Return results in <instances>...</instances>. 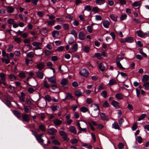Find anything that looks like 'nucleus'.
<instances>
[{
  "instance_id": "1",
  "label": "nucleus",
  "mask_w": 149,
  "mask_h": 149,
  "mask_svg": "<svg viewBox=\"0 0 149 149\" xmlns=\"http://www.w3.org/2000/svg\"><path fill=\"white\" fill-rule=\"evenodd\" d=\"M91 107H96V109H93L92 113V116L95 117L98 116L100 113V110L98 105L95 104H94L91 105Z\"/></svg>"
},
{
  "instance_id": "2",
  "label": "nucleus",
  "mask_w": 149,
  "mask_h": 149,
  "mask_svg": "<svg viewBox=\"0 0 149 149\" xmlns=\"http://www.w3.org/2000/svg\"><path fill=\"white\" fill-rule=\"evenodd\" d=\"M59 132V134L63 139L64 140L68 141L70 140L67 136V134L65 132L63 131H60Z\"/></svg>"
},
{
  "instance_id": "3",
  "label": "nucleus",
  "mask_w": 149,
  "mask_h": 149,
  "mask_svg": "<svg viewBox=\"0 0 149 149\" xmlns=\"http://www.w3.org/2000/svg\"><path fill=\"white\" fill-rule=\"evenodd\" d=\"M48 132L51 135H54L56 134L57 131L54 128H51L47 130Z\"/></svg>"
},
{
  "instance_id": "4",
  "label": "nucleus",
  "mask_w": 149,
  "mask_h": 149,
  "mask_svg": "<svg viewBox=\"0 0 149 149\" xmlns=\"http://www.w3.org/2000/svg\"><path fill=\"white\" fill-rule=\"evenodd\" d=\"M22 121L23 122H24V121L28 122L30 120L29 115L26 114H24L22 116Z\"/></svg>"
},
{
  "instance_id": "5",
  "label": "nucleus",
  "mask_w": 149,
  "mask_h": 149,
  "mask_svg": "<svg viewBox=\"0 0 149 149\" xmlns=\"http://www.w3.org/2000/svg\"><path fill=\"white\" fill-rule=\"evenodd\" d=\"M21 95L19 97V100L22 102H23L25 101L26 95L23 92H21Z\"/></svg>"
},
{
  "instance_id": "6",
  "label": "nucleus",
  "mask_w": 149,
  "mask_h": 149,
  "mask_svg": "<svg viewBox=\"0 0 149 149\" xmlns=\"http://www.w3.org/2000/svg\"><path fill=\"white\" fill-rule=\"evenodd\" d=\"M111 104L116 109H118L120 107L119 103L114 100L112 102Z\"/></svg>"
},
{
  "instance_id": "7",
  "label": "nucleus",
  "mask_w": 149,
  "mask_h": 149,
  "mask_svg": "<svg viewBox=\"0 0 149 149\" xmlns=\"http://www.w3.org/2000/svg\"><path fill=\"white\" fill-rule=\"evenodd\" d=\"M69 83V81L66 78H63L62 79L61 84L63 87H65Z\"/></svg>"
},
{
  "instance_id": "8",
  "label": "nucleus",
  "mask_w": 149,
  "mask_h": 149,
  "mask_svg": "<svg viewBox=\"0 0 149 149\" xmlns=\"http://www.w3.org/2000/svg\"><path fill=\"white\" fill-rule=\"evenodd\" d=\"M102 23L103 26L106 28H108L110 24L109 22L107 19L103 21L102 22Z\"/></svg>"
},
{
  "instance_id": "9",
  "label": "nucleus",
  "mask_w": 149,
  "mask_h": 149,
  "mask_svg": "<svg viewBox=\"0 0 149 149\" xmlns=\"http://www.w3.org/2000/svg\"><path fill=\"white\" fill-rule=\"evenodd\" d=\"M47 80L50 82L52 84H55L56 83V79L54 77H52L47 78Z\"/></svg>"
},
{
  "instance_id": "10",
  "label": "nucleus",
  "mask_w": 149,
  "mask_h": 149,
  "mask_svg": "<svg viewBox=\"0 0 149 149\" xmlns=\"http://www.w3.org/2000/svg\"><path fill=\"white\" fill-rule=\"evenodd\" d=\"M134 41V39L132 37H127L125 38V42L132 43Z\"/></svg>"
},
{
  "instance_id": "11",
  "label": "nucleus",
  "mask_w": 149,
  "mask_h": 149,
  "mask_svg": "<svg viewBox=\"0 0 149 149\" xmlns=\"http://www.w3.org/2000/svg\"><path fill=\"white\" fill-rule=\"evenodd\" d=\"M8 76L9 79L11 81H14L16 80V77L13 74H8Z\"/></svg>"
},
{
  "instance_id": "12",
  "label": "nucleus",
  "mask_w": 149,
  "mask_h": 149,
  "mask_svg": "<svg viewBox=\"0 0 149 149\" xmlns=\"http://www.w3.org/2000/svg\"><path fill=\"white\" fill-rule=\"evenodd\" d=\"M136 33L138 36L141 37H144L146 35L145 33H143V32L140 30L137 31L136 32Z\"/></svg>"
},
{
  "instance_id": "13",
  "label": "nucleus",
  "mask_w": 149,
  "mask_h": 149,
  "mask_svg": "<svg viewBox=\"0 0 149 149\" xmlns=\"http://www.w3.org/2000/svg\"><path fill=\"white\" fill-rule=\"evenodd\" d=\"M112 128L115 129L119 130L120 127L118 123L116 122H114L112 124Z\"/></svg>"
},
{
  "instance_id": "14",
  "label": "nucleus",
  "mask_w": 149,
  "mask_h": 149,
  "mask_svg": "<svg viewBox=\"0 0 149 149\" xmlns=\"http://www.w3.org/2000/svg\"><path fill=\"white\" fill-rule=\"evenodd\" d=\"M69 131L73 133L74 134H76L77 133V131L75 128L74 126H71L69 128Z\"/></svg>"
},
{
  "instance_id": "15",
  "label": "nucleus",
  "mask_w": 149,
  "mask_h": 149,
  "mask_svg": "<svg viewBox=\"0 0 149 149\" xmlns=\"http://www.w3.org/2000/svg\"><path fill=\"white\" fill-rule=\"evenodd\" d=\"M13 113V114L18 118H20L21 117V114L18 111L16 110H14Z\"/></svg>"
},
{
  "instance_id": "16",
  "label": "nucleus",
  "mask_w": 149,
  "mask_h": 149,
  "mask_svg": "<svg viewBox=\"0 0 149 149\" xmlns=\"http://www.w3.org/2000/svg\"><path fill=\"white\" fill-rule=\"evenodd\" d=\"M123 95L121 93H116L115 95V97L117 99L119 100H122L123 98Z\"/></svg>"
},
{
  "instance_id": "17",
  "label": "nucleus",
  "mask_w": 149,
  "mask_h": 149,
  "mask_svg": "<svg viewBox=\"0 0 149 149\" xmlns=\"http://www.w3.org/2000/svg\"><path fill=\"white\" fill-rule=\"evenodd\" d=\"M59 35V32L58 31H55L52 32V35L54 37L58 38Z\"/></svg>"
},
{
  "instance_id": "18",
  "label": "nucleus",
  "mask_w": 149,
  "mask_h": 149,
  "mask_svg": "<svg viewBox=\"0 0 149 149\" xmlns=\"http://www.w3.org/2000/svg\"><path fill=\"white\" fill-rule=\"evenodd\" d=\"M42 135V134H41L40 136H36L37 140L41 143H43L44 141V140L41 138Z\"/></svg>"
},
{
  "instance_id": "19",
  "label": "nucleus",
  "mask_w": 149,
  "mask_h": 149,
  "mask_svg": "<svg viewBox=\"0 0 149 149\" xmlns=\"http://www.w3.org/2000/svg\"><path fill=\"white\" fill-rule=\"evenodd\" d=\"M141 3L140 1L135 2L133 4V7L135 9H137L140 7V5Z\"/></svg>"
},
{
  "instance_id": "20",
  "label": "nucleus",
  "mask_w": 149,
  "mask_h": 149,
  "mask_svg": "<svg viewBox=\"0 0 149 149\" xmlns=\"http://www.w3.org/2000/svg\"><path fill=\"white\" fill-rule=\"evenodd\" d=\"M44 67V65L43 63H41L37 65V68L40 70H42Z\"/></svg>"
},
{
  "instance_id": "21",
  "label": "nucleus",
  "mask_w": 149,
  "mask_h": 149,
  "mask_svg": "<svg viewBox=\"0 0 149 149\" xmlns=\"http://www.w3.org/2000/svg\"><path fill=\"white\" fill-rule=\"evenodd\" d=\"M7 11L8 13H11L13 12L14 10V8L12 6H7Z\"/></svg>"
},
{
  "instance_id": "22",
  "label": "nucleus",
  "mask_w": 149,
  "mask_h": 149,
  "mask_svg": "<svg viewBox=\"0 0 149 149\" xmlns=\"http://www.w3.org/2000/svg\"><path fill=\"white\" fill-rule=\"evenodd\" d=\"M35 54L34 52H28L26 54V56L29 58H33Z\"/></svg>"
},
{
  "instance_id": "23",
  "label": "nucleus",
  "mask_w": 149,
  "mask_h": 149,
  "mask_svg": "<svg viewBox=\"0 0 149 149\" xmlns=\"http://www.w3.org/2000/svg\"><path fill=\"white\" fill-rule=\"evenodd\" d=\"M100 116L101 119L103 120H106L107 121L108 120V119L105 115L102 113H100Z\"/></svg>"
},
{
  "instance_id": "24",
  "label": "nucleus",
  "mask_w": 149,
  "mask_h": 149,
  "mask_svg": "<svg viewBox=\"0 0 149 149\" xmlns=\"http://www.w3.org/2000/svg\"><path fill=\"white\" fill-rule=\"evenodd\" d=\"M53 123L55 125H58L61 123L62 121L57 119L53 120Z\"/></svg>"
},
{
  "instance_id": "25",
  "label": "nucleus",
  "mask_w": 149,
  "mask_h": 149,
  "mask_svg": "<svg viewBox=\"0 0 149 149\" xmlns=\"http://www.w3.org/2000/svg\"><path fill=\"white\" fill-rule=\"evenodd\" d=\"M61 71V72L63 73H65L67 72V70H65V69H67V67L66 66H65L64 67H63L62 69H61V66L60 65L58 68Z\"/></svg>"
},
{
  "instance_id": "26",
  "label": "nucleus",
  "mask_w": 149,
  "mask_h": 149,
  "mask_svg": "<svg viewBox=\"0 0 149 149\" xmlns=\"http://www.w3.org/2000/svg\"><path fill=\"white\" fill-rule=\"evenodd\" d=\"M36 74L37 76L40 79H42L43 77V73L40 72H36Z\"/></svg>"
},
{
  "instance_id": "27",
  "label": "nucleus",
  "mask_w": 149,
  "mask_h": 149,
  "mask_svg": "<svg viewBox=\"0 0 149 149\" xmlns=\"http://www.w3.org/2000/svg\"><path fill=\"white\" fill-rule=\"evenodd\" d=\"M110 17L111 19L113 21H115L117 20V16L113 14H112L110 15Z\"/></svg>"
},
{
  "instance_id": "28",
  "label": "nucleus",
  "mask_w": 149,
  "mask_h": 149,
  "mask_svg": "<svg viewBox=\"0 0 149 149\" xmlns=\"http://www.w3.org/2000/svg\"><path fill=\"white\" fill-rule=\"evenodd\" d=\"M149 76L147 74H145L143 76L142 81L143 82H146L148 80Z\"/></svg>"
},
{
  "instance_id": "29",
  "label": "nucleus",
  "mask_w": 149,
  "mask_h": 149,
  "mask_svg": "<svg viewBox=\"0 0 149 149\" xmlns=\"http://www.w3.org/2000/svg\"><path fill=\"white\" fill-rule=\"evenodd\" d=\"M79 38L80 40H83L84 39V32H80L78 35Z\"/></svg>"
},
{
  "instance_id": "30",
  "label": "nucleus",
  "mask_w": 149,
  "mask_h": 149,
  "mask_svg": "<svg viewBox=\"0 0 149 149\" xmlns=\"http://www.w3.org/2000/svg\"><path fill=\"white\" fill-rule=\"evenodd\" d=\"M0 77L2 81H5L6 80V74L3 73H0Z\"/></svg>"
},
{
  "instance_id": "31",
  "label": "nucleus",
  "mask_w": 149,
  "mask_h": 149,
  "mask_svg": "<svg viewBox=\"0 0 149 149\" xmlns=\"http://www.w3.org/2000/svg\"><path fill=\"white\" fill-rule=\"evenodd\" d=\"M78 49V44L77 43L75 44L72 47V49L73 52H76Z\"/></svg>"
},
{
  "instance_id": "32",
  "label": "nucleus",
  "mask_w": 149,
  "mask_h": 149,
  "mask_svg": "<svg viewBox=\"0 0 149 149\" xmlns=\"http://www.w3.org/2000/svg\"><path fill=\"white\" fill-rule=\"evenodd\" d=\"M105 2L104 0H96V4L100 5L103 4Z\"/></svg>"
},
{
  "instance_id": "33",
  "label": "nucleus",
  "mask_w": 149,
  "mask_h": 149,
  "mask_svg": "<svg viewBox=\"0 0 149 149\" xmlns=\"http://www.w3.org/2000/svg\"><path fill=\"white\" fill-rule=\"evenodd\" d=\"M84 123H85L87 125L88 127H90V129L92 130L93 131H94L95 130V128L93 127L92 124L91 123L89 122H85Z\"/></svg>"
},
{
  "instance_id": "34",
  "label": "nucleus",
  "mask_w": 149,
  "mask_h": 149,
  "mask_svg": "<svg viewBox=\"0 0 149 149\" xmlns=\"http://www.w3.org/2000/svg\"><path fill=\"white\" fill-rule=\"evenodd\" d=\"M99 68L101 71H103L105 69L104 66L102 63H100L99 64Z\"/></svg>"
},
{
  "instance_id": "35",
  "label": "nucleus",
  "mask_w": 149,
  "mask_h": 149,
  "mask_svg": "<svg viewBox=\"0 0 149 149\" xmlns=\"http://www.w3.org/2000/svg\"><path fill=\"white\" fill-rule=\"evenodd\" d=\"M25 63L28 65H31L33 63V61L32 60L26 58L25 59Z\"/></svg>"
},
{
  "instance_id": "36",
  "label": "nucleus",
  "mask_w": 149,
  "mask_h": 149,
  "mask_svg": "<svg viewBox=\"0 0 149 149\" xmlns=\"http://www.w3.org/2000/svg\"><path fill=\"white\" fill-rule=\"evenodd\" d=\"M32 45L33 46H42V43L37 42H35L32 43Z\"/></svg>"
},
{
  "instance_id": "37",
  "label": "nucleus",
  "mask_w": 149,
  "mask_h": 149,
  "mask_svg": "<svg viewBox=\"0 0 149 149\" xmlns=\"http://www.w3.org/2000/svg\"><path fill=\"white\" fill-rule=\"evenodd\" d=\"M18 75L21 78L23 79L26 77V74L24 72L19 73Z\"/></svg>"
},
{
  "instance_id": "38",
  "label": "nucleus",
  "mask_w": 149,
  "mask_h": 149,
  "mask_svg": "<svg viewBox=\"0 0 149 149\" xmlns=\"http://www.w3.org/2000/svg\"><path fill=\"white\" fill-rule=\"evenodd\" d=\"M13 46V44H11L8 45V48L7 49L8 52H10L12 50Z\"/></svg>"
},
{
  "instance_id": "39",
  "label": "nucleus",
  "mask_w": 149,
  "mask_h": 149,
  "mask_svg": "<svg viewBox=\"0 0 149 149\" xmlns=\"http://www.w3.org/2000/svg\"><path fill=\"white\" fill-rule=\"evenodd\" d=\"M95 56L98 59H101L102 58V55L100 53H96L95 54Z\"/></svg>"
},
{
  "instance_id": "40",
  "label": "nucleus",
  "mask_w": 149,
  "mask_h": 149,
  "mask_svg": "<svg viewBox=\"0 0 149 149\" xmlns=\"http://www.w3.org/2000/svg\"><path fill=\"white\" fill-rule=\"evenodd\" d=\"M70 33L73 35L75 37H77V34L76 31L74 29H72L70 31Z\"/></svg>"
},
{
  "instance_id": "41",
  "label": "nucleus",
  "mask_w": 149,
  "mask_h": 149,
  "mask_svg": "<svg viewBox=\"0 0 149 149\" xmlns=\"http://www.w3.org/2000/svg\"><path fill=\"white\" fill-rule=\"evenodd\" d=\"M84 147L88 149H92V146L90 144L88 143H84Z\"/></svg>"
},
{
  "instance_id": "42",
  "label": "nucleus",
  "mask_w": 149,
  "mask_h": 149,
  "mask_svg": "<svg viewBox=\"0 0 149 149\" xmlns=\"http://www.w3.org/2000/svg\"><path fill=\"white\" fill-rule=\"evenodd\" d=\"M116 83V80L114 79H112L110 80L109 81V85H112L113 84H115Z\"/></svg>"
},
{
  "instance_id": "43",
  "label": "nucleus",
  "mask_w": 149,
  "mask_h": 149,
  "mask_svg": "<svg viewBox=\"0 0 149 149\" xmlns=\"http://www.w3.org/2000/svg\"><path fill=\"white\" fill-rule=\"evenodd\" d=\"M146 115L145 113H144L141 115L140 116L139 118L137 120L140 121L143 119L146 116Z\"/></svg>"
},
{
  "instance_id": "44",
  "label": "nucleus",
  "mask_w": 149,
  "mask_h": 149,
  "mask_svg": "<svg viewBox=\"0 0 149 149\" xmlns=\"http://www.w3.org/2000/svg\"><path fill=\"white\" fill-rule=\"evenodd\" d=\"M116 65L120 69H124L125 68L122 66L120 62L116 61Z\"/></svg>"
},
{
  "instance_id": "45",
  "label": "nucleus",
  "mask_w": 149,
  "mask_h": 149,
  "mask_svg": "<svg viewBox=\"0 0 149 149\" xmlns=\"http://www.w3.org/2000/svg\"><path fill=\"white\" fill-rule=\"evenodd\" d=\"M52 142L53 144L56 145H59L61 144L60 143L59 141L56 139L53 140Z\"/></svg>"
},
{
  "instance_id": "46",
  "label": "nucleus",
  "mask_w": 149,
  "mask_h": 149,
  "mask_svg": "<svg viewBox=\"0 0 149 149\" xmlns=\"http://www.w3.org/2000/svg\"><path fill=\"white\" fill-rule=\"evenodd\" d=\"M136 140L139 143H141L142 142V138L140 136H138L136 138Z\"/></svg>"
},
{
  "instance_id": "47",
  "label": "nucleus",
  "mask_w": 149,
  "mask_h": 149,
  "mask_svg": "<svg viewBox=\"0 0 149 149\" xmlns=\"http://www.w3.org/2000/svg\"><path fill=\"white\" fill-rule=\"evenodd\" d=\"M51 108L53 111H55L57 110L58 107L57 105H53L51 107Z\"/></svg>"
},
{
  "instance_id": "48",
  "label": "nucleus",
  "mask_w": 149,
  "mask_h": 149,
  "mask_svg": "<svg viewBox=\"0 0 149 149\" xmlns=\"http://www.w3.org/2000/svg\"><path fill=\"white\" fill-rule=\"evenodd\" d=\"M143 86L144 87L145 89H149V82H148L144 83L143 85Z\"/></svg>"
},
{
  "instance_id": "49",
  "label": "nucleus",
  "mask_w": 149,
  "mask_h": 149,
  "mask_svg": "<svg viewBox=\"0 0 149 149\" xmlns=\"http://www.w3.org/2000/svg\"><path fill=\"white\" fill-rule=\"evenodd\" d=\"M107 92L105 90L102 91L101 93V95L103 97L105 98L107 96Z\"/></svg>"
},
{
  "instance_id": "50",
  "label": "nucleus",
  "mask_w": 149,
  "mask_h": 149,
  "mask_svg": "<svg viewBox=\"0 0 149 149\" xmlns=\"http://www.w3.org/2000/svg\"><path fill=\"white\" fill-rule=\"evenodd\" d=\"M75 95L77 96H79L81 94V92L79 90L76 91L75 92Z\"/></svg>"
},
{
  "instance_id": "51",
  "label": "nucleus",
  "mask_w": 149,
  "mask_h": 149,
  "mask_svg": "<svg viewBox=\"0 0 149 149\" xmlns=\"http://www.w3.org/2000/svg\"><path fill=\"white\" fill-rule=\"evenodd\" d=\"M71 143L73 145L76 144L78 142V140L77 139H72L70 141Z\"/></svg>"
},
{
  "instance_id": "52",
  "label": "nucleus",
  "mask_w": 149,
  "mask_h": 149,
  "mask_svg": "<svg viewBox=\"0 0 149 149\" xmlns=\"http://www.w3.org/2000/svg\"><path fill=\"white\" fill-rule=\"evenodd\" d=\"M39 128L42 131L44 132L45 131V126L43 125H40L39 126Z\"/></svg>"
},
{
  "instance_id": "53",
  "label": "nucleus",
  "mask_w": 149,
  "mask_h": 149,
  "mask_svg": "<svg viewBox=\"0 0 149 149\" xmlns=\"http://www.w3.org/2000/svg\"><path fill=\"white\" fill-rule=\"evenodd\" d=\"M104 127V126L101 124H97L96 128L99 130H102Z\"/></svg>"
},
{
  "instance_id": "54",
  "label": "nucleus",
  "mask_w": 149,
  "mask_h": 149,
  "mask_svg": "<svg viewBox=\"0 0 149 149\" xmlns=\"http://www.w3.org/2000/svg\"><path fill=\"white\" fill-rule=\"evenodd\" d=\"M28 92L30 93H32L35 91V90L32 87H29L28 89Z\"/></svg>"
},
{
  "instance_id": "55",
  "label": "nucleus",
  "mask_w": 149,
  "mask_h": 149,
  "mask_svg": "<svg viewBox=\"0 0 149 149\" xmlns=\"http://www.w3.org/2000/svg\"><path fill=\"white\" fill-rule=\"evenodd\" d=\"M72 97L71 95L69 93H67L66 96V98L67 99L70 100L72 99Z\"/></svg>"
},
{
  "instance_id": "56",
  "label": "nucleus",
  "mask_w": 149,
  "mask_h": 149,
  "mask_svg": "<svg viewBox=\"0 0 149 149\" xmlns=\"http://www.w3.org/2000/svg\"><path fill=\"white\" fill-rule=\"evenodd\" d=\"M72 24L74 26H77L79 24V22L76 19H74L73 20Z\"/></svg>"
},
{
  "instance_id": "57",
  "label": "nucleus",
  "mask_w": 149,
  "mask_h": 149,
  "mask_svg": "<svg viewBox=\"0 0 149 149\" xmlns=\"http://www.w3.org/2000/svg\"><path fill=\"white\" fill-rule=\"evenodd\" d=\"M92 11L94 13H96L99 11V8L97 7H94L93 8Z\"/></svg>"
},
{
  "instance_id": "58",
  "label": "nucleus",
  "mask_w": 149,
  "mask_h": 149,
  "mask_svg": "<svg viewBox=\"0 0 149 149\" xmlns=\"http://www.w3.org/2000/svg\"><path fill=\"white\" fill-rule=\"evenodd\" d=\"M90 49L89 47L87 45L84 46V52H88L90 50Z\"/></svg>"
},
{
  "instance_id": "59",
  "label": "nucleus",
  "mask_w": 149,
  "mask_h": 149,
  "mask_svg": "<svg viewBox=\"0 0 149 149\" xmlns=\"http://www.w3.org/2000/svg\"><path fill=\"white\" fill-rule=\"evenodd\" d=\"M37 15L40 18L42 17L44 15L43 12L41 11H38L37 13Z\"/></svg>"
},
{
  "instance_id": "60",
  "label": "nucleus",
  "mask_w": 149,
  "mask_h": 149,
  "mask_svg": "<svg viewBox=\"0 0 149 149\" xmlns=\"http://www.w3.org/2000/svg\"><path fill=\"white\" fill-rule=\"evenodd\" d=\"M7 22L9 24H11L14 22V20L13 19H10L7 20Z\"/></svg>"
},
{
  "instance_id": "61",
  "label": "nucleus",
  "mask_w": 149,
  "mask_h": 149,
  "mask_svg": "<svg viewBox=\"0 0 149 149\" xmlns=\"http://www.w3.org/2000/svg\"><path fill=\"white\" fill-rule=\"evenodd\" d=\"M124 120L123 118H121L118 121V123L120 127H122L123 126L122 124L124 122Z\"/></svg>"
},
{
  "instance_id": "62",
  "label": "nucleus",
  "mask_w": 149,
  "mask_h": 149,
  "mask_svg": "<svg viewBox=\"0 0 149 149\" xmlns=\"http://www.w3.org/2000/svg\"><path fill=\"white\" fill-rule=\"evenodd\" d=\"M92 26H88L87 27L86 30L89 33H92Z\"/></svg>"
},
{
  "instance_id": "63",
  "label": "nucleus",
  "mask_w": 149,
  "mask_h": 149,
  "mask_svg": "<svg viewBox=\"0 0 149 149\" xmlns=\"http://www.w3.org/2000/svg\"><path fill=\"white\" fill-rule=\"evenodd\" d=\"M44 85L45 87L48 88H49L50 85L46 81H44Z\"/></svg>"
},
{
  "instance_id": "64",
  "label": "nucleus",
  "mask_w": 149,
  "mask_h": 149,
  "mask_svg": "<svg viewBox=\"0 0 149 149\" xmlns=\"http://www.w3.org/2000/svg\"><path fill=\"white\" fill-rule=\"evenodd\" d=\"M74 42V38L72 37H70L69 39L68 42L69 44H72Z\"/></svg>"
}]
</instances>
